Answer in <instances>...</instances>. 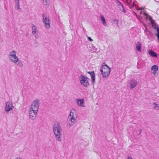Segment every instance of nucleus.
Returning <instances> with one entry per match:
<instances>
[{
  "instance_id": "obj_1",
  "label": "nucleus",
  "mask_w": 159,
  "mask_h": 159,
  "mask_svg": "<svg viewBox=\"0 0 159 159\" xmlns=\"http://www.w3.org/2000/svg\"><path fill=\"white\" fill-rule=\"evenodd\" d=\"M40 101L38 99H36L32 102L30 105V119H34L36 114L38 111Z\"/></svg>"
},
{
  "instance_id": "obj_2",
  "label": "nucleus",
  "mask_w": 159,
  "mask_h": 159,
  "mask_svg": "<svg viewBox=\"0 0 159 159\" xmlns=\"http://www.w3.org/2000/svg\"><path fill=\"white\" fill-rule=\"evenodd\" d=\"M53 132L56 139L61 141L62 137V128L59 123L57 122L54 123L53 126Z\"/></svg>"
},
{
  "instance_id": "obj_3",
  "label": "nucleus",
  "mask_w": 159,
  "mask_h": 159,
  "mask_svg": "<svg viewBox=\"0 0 159 159\" xmlns=\"http://www.w3.org/2000/svg\"><path fill=\"white\" fill-rule=\"evenodd\" d=\"M100 71L103 78L107 77L110 74V68L108 66L105 65L101 67Z\"/></svg>"
},
{
  "instance_id": "obj_4",
  "label": "nucleus",
  "mask_w": 159,
  "mask_h": 159,
  "mask_svg": "<svg viewBox=\"0 0 159 159\" xmlns=\"http://www.w3.org/2000/svg\"><path fill=\"white\" fill-rule=\"evenodd\" d=\"M16 52L13 50L10 52L8 56L9 60L14 63H16L18 61V58L16 56Z\"/></svg>"
},
{
  "instance_id": "obj_5",
  "label": "nucleus",
  "mask_w": 159,
  "mask_h": 159,
  "mask_svg": "<svg viewBox=\"0 0 159 159\" xmlns=\"http://www.w3.org/2000/svg\"><path fill=\"white\" fill-rule=\"evenodd\" d=\"M89 80L88 78L82 75L79 77V80L81 84L85 87H88L89 85Z\"/></svg>"
},
{
  "instance_id": "obj_6",
  "label": "nucleus",
  "mask_w": 159,
  "mask_h": 159,
  "mask_svg": "<svg viewBox=\"0 0 159 159\" xmlns=\"http://www.w3.org/2000/svg\"><path fill=\"white\" fill-rule=\"evenodd\" d=\"M43 21L45 24V27L49 29L50 27V21L49 17H47L44 15H43Z\"/></svg>"
},
{
  "instance_id": "obj_7",
  "label": "nucleus",
  "mask_w": 159,
  "mask_h": 159,
  "mask_svg": "<svg viewBox=\"0 0 159 159\" xmlns=\"http://www.w3.org/2000/svg\"><path fill=\"white\" fill-rule=\"evenodd\" d=\"M32 34L33 35L36 39H39V37L38 31L36 26L34 25H32Z\"/></svg>"
},
{
  "instance_id": "obj_8",
  "label": "nucleus",
  "mask_w": 159,
  "mask_h": 159,
  "mask_svg": "<svg viewBox=\"0 0 159 159\" xmlns=\"http://www.w3.org/2000/svg\"><path fill=\"white\" fill-rule=\"evenodd\" d=\"M75 111V110L74 109H72L70 111L68 116V119L69 120L74 124L75 123L76 119V117L74 115V113Z\"/></svg>"
},
{
  "instance_id": "obj_9",
  "label": "nucleus",
  "mask_w": 159,
  "mask_h": 159,
  "mask_svg": "<svg viewBox=\"0 0 159 159\" xmlns=\"http://www.w3.org/2000/svg\"><path fill=\"white\" fill-rule=\"evenodd\" d=\"M12 103L11 102L9 101L6 103L5 106V111L8 112L13 108Z\"/></svg>"
},
{
  "instance_id": "obj_10",
  "label": "nucleus",
  "mask_w": 159,
  "mask_h": 159,
  "mask_svg": "<svg viewBox=\"0 0 159 159\" xmlns=\"http://www.w3.org/2000/svg\"><path fill=\"white\" fill-rule=\"evenodd\" d=\"M88 73L89 74L91 77L92 82L93 84L95 81V75L93 71H89Z\"/></svg>"
},
{
  "instance_id": "obj_11",
  "label": "nucleus",
  "mask_w": 159,
  "mask_h": 159,
  "mask_svg": "<svg viewBox=\"0 0 159 159\" xmlns=\"http://www.w3.org/2000/svg\"><path fill=\"white\" fill-rule=\"evenodd\" d=\"M76 102L77 103V104L80 106L84 107V99H77L76 100Z\"/></svg>"
},
{
  "instance_id": "obj_12",
  "label": "nucleus",
  "mask_w": 159,
  "mask_h": 159,
  "mask_svg": "<svg viewBox=\"0 0 159 159\" xmlns=\"http://www.w3.org/2000/svg\"><path fill=\"white\" fill-rule=\"evenodd\" d=\"M130 84V86H131L130 88L131 89H133L134 88L137 84V81L135 80H132L129 83Z\"/></svg>"
},
{
  "instance_id": "obj_13",
  "label": "nucleus",
  "mask_w": 159,
  "mask_h": 159,
  "mask_svg": "<svg viewBox=\"0 0 159 159\" xmlns=\"http://www.w3.org/2000/svg\"><path fill=\"white\" fill-rule=\"evenodd\" d=\"M19 0H15V8L18 10V11L20 12L21 11V10L20 7Z\"/></svg>"
},
{
  "instance_id": "obj_14",
  "label": "nucleus",
  "mask_w": 159,
  "mask_h": 159,
  "mask_svg": "<svg viewBox=\"0 0 159 159\" xmlns=\"http://www.w3.org/2000/svg\"><path fill=\"white\" fill-rule=\"evenodd\" d=\"M136 47L137 50L138 52H141L142 45L139 42H138L136 44Z\"/></svg>"
},
{
  "instance_id": "obj_15",
  "label": "nucleus",
  "mask_w": 159,
  "mask_h": 159,
  "mask_svg": "<svg viewBox=\"0 0 159 159\" xmlns=\"http://www.w3.org/2000/svg\"><path fill=\"white\" fill-rule=\"evenodd\" d=\"M127 5L131 7H134L135 6V4L132 0H128L126 2Z\"/></svg>"
},
{
  "instance_id": "obj_16",
  "label": "nucleus",
  "mask_w": 159,
  "mask_h": 159,
  "mask_svg": "<svg viewBox=\"0 0 159 159\" xmlns=\"http://www.w3.org/2000/svg\"><path fill=\"white\" fill-rule=\"evenodd\" d=\"M151 70L153 71L152 73L155 74L158 70V66L155 65H154L152 66Z\"/></svg>"
},
{
  "instance_id": "obj_17",
  "label": "nucleus",
  "mask_w": 159,
  "mask_h": 159,
  "mask_svg": "<svg viewBox=\"0 0 159 159\" xmlns=\"http://www.w3.org/2000/svg\"><path fill=\"white\" fill-rule=\"evenodd\" d=\"M148 53L151 56L157 57V54L155 53L154 51L152 50H150L148 52Z\"/></svg>"
},
{
  "instance_id": "obj_18",
  "label": "nucleus",
  "mask_w": 159,
  "mask_h": 159,
  "mask_svg": "<svg viewBox=\"0 0 159 159\" xmlns=\"http://www.w3.org/2000/svg\"><path fill=\"white\" fill-rule=\"evenodd\" d=\"M100 17L103 24L104 26H107V24L104 16L102 15H101Z\"/></svg>"
},
{
  "instance_id": "obj_19",
  "label": "nucleus",
  "mask_w": 159,
  "mask_h": 159,
  "mask_svg": "<svg viewBox=\"0 0 159 159\" xmlns=\"http://www.w3.org/2000/svg\"><path fill=\"white\" fill-rule=\"evenodd\" d=\"M17 63V65L20 67H22L23 66V64L22 62L20 60H18V61Z\"/></svg>"
},
{
  "instance_id": "obj_20",
  "label": "nucleus",
  "mask_w": 159,
  "mask_h": 159,
  "mask_svg": "<svg viewBox=\"0 0 159 159\" xmlns=\"http://www.w3.org/2000/svg\"><path fill=\"white\" fill-rule=\"evenodd\" d=\"M152 26L154 29H157L158 27L155 22H152Z\"/></svg>"
},
{
  "instance_id": "obj_21",
  "label": "nucleus",
  "mask_w": 159,
  "mask_h": 159,
  "mask_svg": "<svg viewBox=\"0 0 159 159\" xmlns=\"http://www.w3.org/2000/svg\"><path fill=\"white\" fill-rule=\"evenodd\" d=\"M119 8L120 10L122 12L125 13L126 11L125 10L123 5H121V6L119 7Z\"/></svg>"
},
{
  "instance_id": "obj_22",
  "label": "nucleus",
  "mask_w": 159,
  "mask_h": 159,
  "mask_svg": "<svg viewBox=\"0 0 159 159\" xmlns=\"http://www.w3.org/2000/svg\"><path fill=\"white\" fill-rule=\"evenodd\" d=\"M43 1L45 5H49L50 3L49 0H43Z\"/></svg>"
},
{
  "instance_id": "obj_23",
  "label": "nucleus",
  "mask_w": 159,
  "mask_h": 159,
  "mask_svg": "<svg viewBox=\"0 0 159 159\" xmlns=\"http://www.w3.org/2000/svg\"><path fill=\"white\" fill-rule=\"evenodd\" d=\"M33 43L34 46L35 47L39 45V43L36 40H34Z\"/></svg>"
},
{
  "instance_id": "obj_24",
  "label": "nucleus",
  "mask_w": 159,
  "mask_h": 159,
  "mask_svg": "<svg viewBox=\"0 0 159 159\" xmlns=\"http://www.w3.org/2000/svg\"><path fill=\"white\" fill-rule=\"evenodd\" d=\"M113 21L114 23V24H115L117 26H118V27L119 26L118 21V20H116V19H114L113 20Z\"/></svg>"
},
{
  "instance_id": "obj_25",
  "label": "nucleus",
  "mask_w": 159,
  "mask_h": 159,
  "mask_svg": "<svg viewBox=\"0 0 159 159\" xmlns=\"http://www.w3.org/2000/svg\"><path fill=\"white\" fill-rule=\"evenodd\" d=\"M153 106H154V108H157V109H156L157 110H158L159 107L157 106V104H156V103H154L153 104Z\"/></svg>"
},
{
  "instance_id": "obj_26",
  "label": "nucleus",
  "mask_w": 159,
  "mask_h": 159,
  "mask_svg": "<svg viewBox=\"0 0 159 159\" xmlns=\"http://www.w3.org/2000/svg\"><path fill=\"white\" fill-rule=\"evenodd\" d=\"M117 4L119 7L121 6V5H123V4L120 2L119 1L118 2Z\"/></svg>"
},
{
  "instance_id": "obj_27",
  "label": "nucleus",
  "mask_w": 159,
  "mask_h": 159,
  "mask_svg": "<svg viewBox=\"0 0 159 159\" xmlns=\"http://www.w3.org/2000/svg\"><path fill=\"white\" fill-rule=\"evenodd\" d=\"M156 30L157 32V33L156 34H158L159 35V28L158 27L156 29Z\"/></svg>"
},
{
  "instance_id": "obj_28",
  "label": "nucleus",
  "mask_w": 159,
  "mask_h": 159,
  "mask_svg": "<svg viewBox=\"0 0 159 159\" xmlns=\"http://www.w3.org/2000/svg\"><path fill=\"white\" fill-rule=\"evenodd\" d=\"M88 39L90 41H93V39L91 38V37H88Z\"/></svg>"
},
{
  "instance_id": "obj_29",
  "label": "nucleus",
  "mask_w": 159,
  "mask_h": 159,
  "mask_svg": "<svg viewBox=\"0 0 159 159\" xmlns=\"http://www.w3.org/2000/svg\"><path fill=\"white\" fill-rule=\"evenodd\" d=\"M156 35H157V36L158 38V40H159V35L158 34H156Z\"/></svg>"
},
{
  "instance_id": "obj_30",
  "label": "nucleus",
  "mask_w": 159,
  "mask_h": 159,
  "mask_svg": "<svg viewBox=\"0 0 159 159\" xmlns=\"http://www.w3.org/2000/svg\"><path fill=\"white\" fill-rule=\"evenodd\" d=\"M97 49H96V48H94L93 49V52H96V51H97Z\"/></svg>"
},
{
  "instance_id": "obj_31",
  "label": "nucleus",
  "mask_w": 159,
  "mask_h": 159,
  "mask_svg": "<svg viewBox=\"0 0 159 159\" xmlns=\"http://www.w3.org/2000/svg\"><path fill=\"white\" fill-rule=\"evenodd\" d=\"M143 15L145 16H147L148 15V14L145 12L143 13Z\"/></svg>"
},
{
  "instance_id": "obj_32",
  "label": "nucleus",
  "mask_w": 159,
  "mask_h": 159,
  "mask_svg": "<svg viewBox=\"0 0 159 159\" xmlns=\"http://www.w3.org/2000/svg\"><path fill=\"white\" fill-rule=\"evenodd\" d=\"M128 159H133L131 157H128Z\"/></svg>"
},
{
  "instance_id": "obj_33",
  "label": "nucleus",
  "mask_w": 159,
  "mask_h": 159,
  "mask_svg": "<svg viewBox=\"0 0 159 159\" xmlns=\"http://www.w3.org/2000/svg\"><path fill=\"white\" fill-rule=\"evenodd\" d=\"M141 130H142V129H140V131H139V134H140V133H141Z\"/></svg>"
},
{
  "instance_id": "obj_34",
  "label": "nucleus",
  "mask_w": 159,
  "mask_h": 159,
  "mask_svg": "<svg viewBox=\"0 0 159 159\" xmlns=\"http://www.w3.org/2000/svg\"><path fill=\"white\" fill-rule=\"evenodd\" d=\"M140 14H142V12L140 11Z\"/></svg>"
},
{
  "instance_id": "obj_35",
  "label": "nucleus",
  "mask_w": 159,
  "mask_h": 159,
  "mask_svg": "<svg viewBox=\"0 0 159 159\" xmlns=\"http://www.w3.org/2000/svg\"><path fill=\"white\" fill-rule=\"evenodd\" d=\"M31 115H34V113H32V114H31Z\"/></svg>"
},
{
  "instance_id": "obj_36",
  "label": "nucleus",
  "mask_w": 159,
  "mask_h": 159,
  "mask_svg": "<svg viewBox=\"0 0 159 159\" xmlns=\"http://www.w3.org/2000/svg\"><path fill=\"white\" fill-rule=\"evenodd\" d=\"M125 0L126 1V2L128 1V0Z\"/></svg>"
}]
</instances>
